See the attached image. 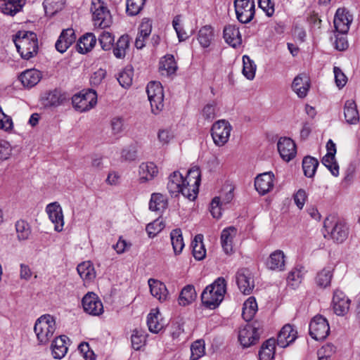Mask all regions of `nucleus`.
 <instances>
[{
    "instance_id": "nucleus-27",
    "label": "nucleus",
    "mask_w": 360,
    "mask_h": 360,
    "mask_svg": "<svg viewBox=\"0 0 360 360\" xmlns=\"http://www.w3.org/2000/svg\"><path fill=\"white\" fill-rule=\"evenodd\" d=\"M96 44V36L91 32L82 36L77 41V50L79 53L84 54L90 51Z\"/></svg>"
},
{
    "instance_id": "nucleus-51",
    "label": "nucleus",
    "mask_w": 360,
    "mask_h": 360,
    "mask_svg": "<svg viewBox=\"0 0 360 360\" xmlns=\"http://www.w3.org/2000/svg\"><path fill=\"white\" fill-rule=\"evenodd\" d=\"M160 68L166 70L168 75L174 74L177 69L176 63L172 55L166 56L164 59L160 61Z\"/></svg>"
},
{
    "instance_id": "nucleus-16",
    "label": "nucleus",
    "mask_w": 360,
    "mask_h": 360,
    "mask_svg": "<svg viewBox=\"0 0 360 360\" xmlns=\"http://www.w3.org/2000/svg\"><path fill=\"white\" fill-rule=\"evenodd\" d=\"M333 306L334 312L338 316H344L349 311L350 300L342 291L336 290L333 294Z\"/></svg>"
},
{
    "instance_id": "nucleus-58",
    "label": "nucleus",
    "mask_w": 360,
    "mask_h": 360,
    "mask_svg": "<svg viewBox=\"0 0 360 360\" xmlns=\"http://www.w3.org/2000/svg\"><path fill=\"white\" fill-rule=\"evenodd\" d=\"M131 345L135 350H139L141 348L146 342V337L142 331L135 329L131 337Z\"/></svg>"
},
{
    "instance_id": "nucleus-19",
    "label": "nucleus",
    "mask_w": 360,
    "mask_h": 360,
    "mask_svg": "<svg viewBox=\"0 0 360 360\" xmlns=\"http://www.w3.org/2000/svg\"><path fill=\"white\" fill-rule=\"evenodd\" d=\"M76 35L72 28L63 30L56 42V49L61 53H65L68 49L75 41Z\"/></svg>"
},
{
    "instance_id": "nucleus-11",
    "label": "nucleus",
    "mask_w": 360,
    "mask_h": 360,
    "mask_svg": "<svg viewBox=\"0 0 360 360\" xmlns=\"http://www.w3.org/2000/svg\"><path fill=\"white\" fill-rule=\"evenodd\" d=\"M231 129V125L225 120L216 122L211 129L214 143L219 146H224L229 141Z\"/></svg>"
},
{
    "instance_id": "nucleus-9",
    "label": "nucleus",
    "mask_w": 360,
    "mask_h": 360,
    "mask_svg": "<svg viewBox=\"0 0 360 360\" xmlns=\"http://www.w3.org/2000/svg\"><path fill=\"white\" fill-rule=\"evenodd\" d=\"M72 103L77 111H88L96 105L97 94L94 90L89 89L86 92L75 95L72 98Z\"/></svg>"
},
{
    "instance_id": "nucleus-31",
    "label": "nucleus",
    "mask_w": 360,
    "mask_h": 360,
    "mask_svg": "<svg viewBox=\"0 0 360 360\" xmlns=\"http://www.w3.org/2000/svg\"><path fill=\"white\" fill-rule=\"evenodd\" d=\"M344 115L346 122L348 124H356L359 122V115L354 101L348 100L345 102Z\"/></svg>"
},
{
    "instance_id": "nucleus-50",
    "label": "nucleus",
    "mask_w": 360,
    "mask_h": 360,
    "mask_svg": "<svg viewBox=\"0 0 360 360\" xmlns=\"http://www.w3.org/2000/svg\"><path fill=\"white\" fill-rule=\"evenodd\" d=\"M335 155L326 154L323 159L322 163L335 176L339 174V167L335 158Z\"/></svg>"
},
{
    "instance_id": "nucleus-64",
    "label": "nucleus",
    "mask_w": 360,
    "mask_h": 360,
    "mask_svg": "<svg viewBox=\"0 0 360 360\" xmlns=\"http://www.w3.org/2000/svg\"><path fill=\"white\" fill-rule=\"evenodd\" d=\"M203 117L208 120L212 121L216 117V108L214 103H208L202 109V112Z\"/></svg>"
},
{
    "instance_id": "nucleus-15",
    "label": "nucleus",
    "mask_w": 360,
    "mask_h": 360,
    "mask_svg": "<svg viewBox=\"0 0 360 360\" xmlns=\"http://www.w3.org/2000/svg\"><path fill=\"white\" fill-rule=\"evenodd\" d=\"M277 147L281 158L286 162H289L296 155V145L290 138H280L277 143Z\"/></svg>"
},
{
    "instance_id": "nucleus-59",
    "label": "nucleus",
    "mask_w": 360,
    "mask_h": 360,
    "mask_svg": "<svg viewBox=\"0 0 360 360\" xmlns=\"http://www.w3.org/2000/svg\"><path fill=\"white\" fill-rule=\"evenodd\" d=\"M12 153L11 144L4 140H0V163L10 158Z\"/></svg>"
},
{
    "instance_id": "nucleus-4",
    "label": "nucleus",
    "mask_w": 360,
    "mask_h": 360,
    "mask_svg": "<svg viewBox=\"0 0 360 360\" xmlns=\"http://www.w3.org/2000/svg\"><path fill=\"white\" fill-rule=\"evenodd\" d=\"M56 330V322L49 314L39 317L34 325V330L40 344H46L52 338Z\"/></svg>"
},
{
    "instance_id": "nucleus-7",
    "label": "nucleus",
    "mask_w": 360,
    "mask_h": 360,
    "mask_svg": "<svg viewBox=\"0 0 360 360\" xmlns=\"http://www.w3.org/2000/svg\"><path fill=\"white\" fill-rule=\"evenodd\" d=\"M261 324L255 321L252 324H246L239 330L238 340L243 347L255 345L259 340L262 332Z\"/></svg>"
},
{
    "instance_id": "nucleus-39",
    "label": "nucleus",
    "mask_w": 360,
    "mask_h": 360,
    "mask_svg": "<svg viewBox=\"0 0 360 360\" xmlns=\"http://www.w3.org/2000/svg\"><path fill=\"white\" fill-rule=\"evenodd\" d=\"M77 270L83 280L91 281L96 276L94 267L89 261L79 264L77 267Z\"/></svg>"
},
{
    "instance_id": "nucleus-53",
    "label": "nucleus",
    "mask_w": 360,
    "mask_h": 360,
    "mask_svg": "<svg viewBox=\"0 0 360 360\" xmlns=\"http://www.w3.org/2000/svg\"><path fill=\"white\" fill-rule=\"evenodd\" d=\"M198 188L199 187L191 184H188L186 182H184L183 186H181L179 193H181L185 198L190 200H194L197 197Z\"/></svg>"
},
{
    "instance_id": "nucleus-3",
    "label": "nucleus",
    "mask_w": 360,
    "mask_h": 360,
    "mask_svg": "<svg viewBox=\"0 0 360 360\" xmlns=\"http://www.w3.org/2000/svg\"><path fill=\"white\" fill-rule=\"evenodd\" d=\"M323 226L330 238L337 243H342L348 236L349 228L346 222L334 216L327 217Z\"/></svg>"
},
{
    "instance_id": "nucleus-63",
    "label": "nucleus",
    "mask_w": 360,
    "mask_h": 360,
    "mask_svg": "<svg viewBox=\"0 0 360 360\" xmlns=\"http://www.w3.org/2000/svg\"><path fill=\"white\" fill-rule=\"evenodd\" d=\"M110 126L113 134H119L123 131L124 120L121 117H115L110 121Z\"/></svg>"
},
{
    "instance_id": "nucleus-57",
    "label": "nucleus",
    "mask_w": 360,
    "mask_h": 360,
    "mask_svg": "<svg viewBox=\"0 0 360 360\" xmlns=\"http://www.w3.org/2000/svg\"><path fill=\"white\" fill-rule=\"evenodd\" d=\"M165 228V224L162 219L159 218L146 226V231L150 238H154Z\"/></svg>"
},
{
    "instance_id": "nucleus-24",
    "label": "nucleus",
    "mask_w": 360,
    "mask_h": 360,
    "mask_svg": "<svg viewBox=\"0 0 360 360\" xmlns=\"http://www.w3.org/2000/svg\"><path fill=\"white\" fill-rule=\"evenodd\" d=\"M310 87V81L307 75L301 74L294 79L292 88L300 98H304Z\"/></svg>"
},
{
    "instance_id": "nucleus-35",
    "label": "nucleus",
    "mask_w": 360,
    "mask_h": 360,
    "mask_svg": "<svg viewBox=\"0 0 360 360\" xmlns=\"http://www.w3.org/2000/svg\"><path fill=\"white\" fill-rule=\"evenodd\" d=\"M160 314L158 310L153 309L148 315L147 325L151 333H158L164 327V324L159 321Z\"/></svg>"
},
{
    "instance_id": "nucleus-61",
    "label": "nucleus",
    "mask_w": 360,
    "mask_h": 360,
    "mask_svg": "<svg viewBox=\"0 0 360 360\" xmlns=\"http://www.w3.org/2000/svg\"><path fill=\"white\" fill-rule=\"evenodd\" d=\"M179 22H180V16L179 15L175 16L173 20L172 25H173V27L176 32V34H177V37H178L179 41H182L186 40L188 37V36L187 33L185 31H184V30L181 28Z\"/></svg>"
},
{
    "instance_id": "nucleus-47",
    "label": "nucleus",
    "mask_w": 360,
    "mask_h": 360,
    "mask_svg": "<svg viewBox=\"0 0 360 360\" xmlns=\"http://www.w3.org/2000/svg\"><path fill=\"white\" fill-rule=\"evenodd\" d=\"M15 229L18 240H27L31 234L30 226L24 220H19L15 224Z\"/></svg>"
},
{
    "instance_id": "nucleus-20",
    "label": "nucleus",
    "mask_w": 360,
    "mask_h": 360,
    "mask_svg": "<svg viewBox=\"0 0 360 360\" xmlns=\"http://www.w3.org/2000/svg\"><path fill=\"white\" fill-rule=\"evenodd\" d=\"M223 35L225 41L233 48H236L242 44V37L239 28L236 25H226L223 30Z\"/></svg>"
},
{
    "instance_id": "nucleus-38",
    "label": "nucleus",
    "mask_w": 360,
    "mask_h": 360,
    "mask_svg": "<svg viewBox=\"0 0 360 360\" xmlns=\"http://www.w3.org/2000/svg\"><path fill=\"white\" fill-rule=\"evenodd\" d=\"M170 238L174 254H180L185 245L183 240L181 230L180 229L172 230L170 233Z\"/></svg>"
},
{
    "instance_id": "nucleus-33",
    "label": "nucleus",
    "mask_w": 360,
    "mask_h": 360,
    "mask_svg": "<svg viewBox=\"0 0 360 360\" xmlns=\"http://www.w3.org/2000/svg\"><path fill=\"white\" fill-rule=\"evenodd\" d=\"M203 236L198 234L191 242L193 255L197 260H202L206 255V250L203 244Z\"/></svg>"
},
{
    "instance_id": "nucleus-29",
    "label": "nucleus",
    "mask_w": 360,
    "mask_h": 360,
    "mask_svg": "<svg viewBox=\"0 0 360 360\" xmlns=\"http://www.w3.org/2000/svg\"><path fill=\"white\" fill-rule=\"evenodd\" d=\"M186 182L182 174L178 172H174L169 177L167 189L172 195L176 196L181 191V186Z\"/></svg>"
},
{
    "instance_id": "nucleus-32",
    "label": "nucleus",
    "mask_w": 360,
    "mask_h": 360,
    "mask_svg": "<svg viewBox=\"0 0 360 360\" xmlns=\"http://www.w3.org/2000/svg\"><path fill=\"white\" fill-rule=\"evenodd\" d=\"M236 234V229L233 227L225 229L221 234V243L224 251L229 254L233 250V238Z\"/></svg>"
},
{
    "instance_id": "nucleus-17",
    "label": "nucleus",
    "mask_w": 360,
    "mask_h": 360,
    "mask_svg": "<svg viewBox=\"0 0 360 360\" xmlns=\"http://www.w3.org/2000/svg\"><path fill=\"white\" fill-rule=\"evenodd\" d=\"M46 212L52 223L54 224V229L60 232L63 229L64 219L61 206L56 202L50 203L46 207Z\"/></svg>"
},
{
    "instance_id": "nucleus-30",
    "label": "nucleus",
    "mask_w": 360,
    "mask_h": 360,
    "mask_svg": "<svg viewBox=\"0 0 360 360\" xmlns=\"http://www.w3.org/2000/svg\"><path fill=\"white\" fill-rule=\"evenodd\" d=\"M266 265L271 270L283 271L285 267V255L283 252L279 250L273 252L269 255Z\"/></svg>"
},
{
    "instance_id": "nucleus-25",
    "label": "nucleus",
    "mask_w": 360,
    "mask_h": 360,
    "mask_svg": "<svg viewBox=\"0 0 360 360\" xmlns=\"http://www.w3.org/2000/svg\"><path fill=\"white\" fill-rule=\"evenodd\" d=\"M151 295L160 302L167 300L168 297V290L166 285L160 281L150 278L148 281Z\"/></svg>"
},
{
    "instance_id": "nucleus-54",
    "label": "nucleus",
    "mask_w": 360,
    "mask_h": 360,
    "mask_svg": "<svg viewBox=\"0 0 360 360\" xmlns=\"http://www.w3.org/2000/svg\"><path fill=\"white\" fill-rule=\"evenodd\" d=\"M191 359L198 360L205 354V344L203 340L195 341L191 347Z\"/></svg>"
},
{
    "instance_id": "nucleus-2",
    "label": "nucleus",
    "mask_w": 360,
    "mask_h": 360,
    "mask_svg": "<svg viewBox=\"0 0 360 360\" xmlns=\"http://www.w3.org/2000/svg\"><path fill=\"white\" fill-rule=\"evenodd\" d=\"M226 292V282L223 277H219L202 292V303L207 308L214 309L223 301Z\"/></svg>"
},
{
    "instance_id": "nucleus-12",
    "label": "nucleus",
    "mask_w": 360,
    "mask_h": 360,
    "mask_svg": "<svg viewBox=\"0 0 360 360\" xmlns=\"http://www.w3.org/2000/svg\"><path fill=\"white\" fill-rule=\"evenodd\" d=\"M236 283L241 292L250 295L255 288L254 276L251 271L246 268L239 269L236 275Z\"/></svg>"
},
{
    "instance_id": "nucleus-48",
    "label": "nucleus",
    "mask_w": 360,
    "mask_h": 360,
    "mask_svg": "<svg viewBox=\"0 0 360 360\" xmlns=\"http://www.w3.org/2000/svg\"><path fill=\"white\" fill-rule=\"evenodd\" d=\"M133 75L132 68L127 67L119 73L117 81L122 87L128 88L132 84Z\"/></svg>"
},
{
    "instance_id": "nucleus-44",
    "label": "nucleus",
    "mask_w": 360,
    "mask_h": 360,
    "mask_svg": "<svg viewBox=\"0 0 360 360\" xmlns=\"http://www.w3.org/2000/svg\"><path fill=\"white\" fill-rule=\"evenodd\" d=\"M167 202L160 193H153L149 202V209L152 211H162L167 207Z\"/></svg>"
},
{
    "instance_id": "nucleus-56",
    "label": "nucleus",
    "mask_w": 360,
    "mask_h": 360,
    "mask_svg": "<svg viewBox=\"0 0 360 360\" xmlns=\"http://www.w3.org/2000/svg\"><path fill=\"white\" fill-rule=\"evenodd\" d=\"M184 179L188 184H191L199 187L200 184V172L199 167H193L190 169Z\"/></svg>"
},
{
    "instance_id": "nucleus-14",
    "label": "nucleus",
    "mask_w": 360,
    "mask_h": 360,
    "mask_svg": "<svg viewBox=\"0 0 360 360\" xmlns=\"http://www.w3.org/2000/svg\"><path fill=\"white\" fill-rule=\"evenodd\" d=\"M352 20L353 17L347 9L345 8H338L336 11L333 21L336 31L340 34H347Z\"/></svg>"
},
{
    "instance_id": "nucleus-45",
    "label": "nucleus",
    "mask_w": 360,
    "mask_h": 360,
    "mask_svg": "<svg viewBox=\"0 0 360 360\" xmlns=\"http://www.w3.org/2000/svg\"><path fill=\"white\" fill-rule=\"evenodd\" d=\"M303 270L304 268L302 266L300 268L295 267L289 272L287 282L292 288H297L301 283L304 275Z\"/></svg>"
},
{
    "instance_id": "nucleus-5",
    "label": "nucleus",
    "mask_w": 360,
    "mask_h": 360,
    "mask_svg": "<svg viewBox=\"0 0 360 360\" xmlns=\"http://www.w3.org/2000/svg\"><path fill=\"white\" fill-rule=\"evenodd\" d=\"M90 11L96 27L104 29L112 24V16L105 3L101 0H91Z\"/></svg>"
},
{
    "instance_id": "nucleus-28",
    "label": "nucleus",
    "mask_w": 360,
    "mask_h": 360,
    "mask_svg": "<svg viewBox=\"0 0 360 360\" xmlns=\"http://www.w3.org/2000/svg\"><path fill=\"white\" fill-rule=\"evenodd\" d=\"M67 340L68 338L65 335H60L54 339L51 345L52 355L54 359H60L65 356L68 352Z\"/></svg>"
},
{
    "instance_id": "nucleus-46",
    "label": "nucleus",
    "mask_w": 360,
    "mask_h": 360,
    "mask_svg": "<svg viewBox=\"0 0 360 360\" xmlns=\"http://www.w3.org/2000/svg\"><path fill=\"white\" fill-rule=\"evenodd\" d=\"M63 0H44L43 6L46 15L52 16L63 8Z\"/></svg>"
},
{
    "instance_id": "nucleus-37",
    "label": "nucleus",
    "mask_w": 360,
    "mask_h": 360,
    "mask_svg": "<svg viewBox=\"0 0 360 360\" xmlns=\"http://www.w3.org/2000/svg\"><path fill=\"white\" fill-rule=\"evenodd\" d=\"M257 310V304L253 297H250L243 304L242 316L246 321H250Z\"/></svg>"
},
{
    "instance_id": "nucleus-52",
    "label": "nucleus",
    "mask_w": 360,
    "mask_h": 360,
    "mask_svg": "<svg viewBox=\"0 0 360 360\" xmlns=\"http://www.w3.org/2000/svg\"><path fill=\"white\" fill-rule=\"evenodd\" d=\"M146 0H127V13L129 15H136L142 10Z\"/></svg>"
},
{
    "instance_id": "nucleus-22",
    "label": "nucleus",
    "mask_w": 360,
    "mask_h": 360,
    "mask_svg": "<svg viewBox=\"0 0 360 360\" xmlns=\"http://www.w3.org/2000/svg\"><path fill=\"white\" fill-rule=\"evenodd\" d=\"M297 331L290 324H285L280 330L277 344L279 347L285 348L292 343L297 338Z\"/></svg>"
},
{
    "instance_id": "nucleus-36",
    "label": "nucleus",
    "mask_w": 360,
    "mask_h": 360,
    "mask_svg": "<svg viewBox=\"0 0 360 360\" xmlns=\"http://www.w3.org/2000/svg\"><path fill=\"white\" fill-rule=\"evenodd\" d=\"M129 46V37L127 34L121 36L113 48V54L117 58L125 57L126 51Z\"/></svg>"
},
{
    "instance_id": "nucleus-60",
    "label": "nucleus",
    "mask_w": 360,
    "mask_h": 360,
    "mask_svg": "<svg viewBox=\"0 0 360 360\" xmlns=\"http://www.w3.org/2000/svg\"><path fill=\"white\" fill-rule=\"evenodd\" d=\"M258 6L268 17H271L274 15V3L271 0H259Z\"/></svg>"
},
{
    "instance_id": "nucleus-26",
    "label": "nucleus",
    "mask_w": 360,
    "mask_h": 360,
    "mask_svg": "<svg viewBox=\"0 0 360 360\" xmlns=\"http://www.w3.org/2000/svg\"><path fill=\"white\" fill-rule=\"evenodd\" d=\"M41 72L36 69L26 70L20 74L19 79L22 84L27 88H32L40 81Z\"/></svg>"
},
{
    "instance_id": "nucleus-1",
    "label": "nucleus",
    "mask_w": 360,
    "mask_h": 360,
    "mask_svg": "<svg viewBox=\"0 0 360 360\" xmlns=\"http://www.w3.org/2000/svg\"><path fill=\"white\" fill-rule=\"evenodd\" d=\"M13 41L21 57L29 60L38 52V39L37 34L31 31L20 30L14 36Z\"/></svg>"
},
{
    "instance_id": "nucleus-43",
    "label": "nucleus",
    "mask_w": 360,
    "mask_h": 360,
    "mask_svg": "<svg viewBox=\"0 0 360 360\" xmlns=\"http://www.w3.org/2000/svg\"><path fill=\"white\" fill-rule=\"evenodd\" d=\"M243 74L249 80H252L255 76L257 65L248 56H243Z\"/></svg>"
},
{
    "instance_id": "nucleus-6",
    "label": "nucleus",
    "mask_w": 360,
    "mask_h": 360,
    "mask_svg": "<svg viewBox=\"0 0 360 360\" xmlns=\"http://www.w3.org/2000/svg\"><path fill=\"white\" fill-rule=\"evenodd\" d=\"M146 92L153 114H159L164 108L163 88L159 82H150L146 87Z\"/></svg>"
},
{
    "instance_id": "nucleus-21",
    "label": "nucleus",
    "mask_w": 360,
    "mask_h": 360,
    "mask_svg": "<svg viewBox=\"0 0 360 360\" xmlns=\"http://www.w3.org/2000/svg\"><path fill=\"white\" fill-rule=\"evenodd\" d=\"M67 100L65 93L55 89L44 94L42 97L43 104L46 107H57Z\"/></svg>"
},
{
    "instance_id": "nucleus-49",
    "label": "nucleus",
    "mask_w": 360,
    "mask_h": 360,
    "mask_svg": "<svg viewBox=\"0 0 360 360\" xmlns=\"http://www.w3.org/2000/svg\"><path fill=\"white\" fill-rule=\"evenodd\" d=\"M332 276V271L330 269H323L317 274L316 284L321 288H326L330 284Z\"/></svg>"
},
{
    "instance_id": "nucleus-18",
    "label": "nucleus",
    "mask_w": 360,
    "mask_h": 360,
    "mask_svg": "<svg viewBox=\"0 0 360 360\" xmlns=\"http://www.w3.org/2000/svg\"><path fill=\"white\" fill-rule=\"evenodd\" d=\"M274 174L271 172L258 175L255 180V187L262 195L269 192L274 188Z\"/></svg>"
},
{
    "instance_id": "nucleus-62",
    "label": "nucleus",
    "mask_w": 360,
    "mask_h": 360,
    "mask_svg": "<svg viewBox=\"0 0 360 360\" xmlns=\"http://www.w3.org/2000/svg\"><path fill=\"white\" fill-rule=\"evenodd\" d=\"M335 352V347L332 344H327L318 351L319 360H328L330 354Z\"/></svg>"
},
{
    "instance_id": "nucleus-10",
    "label": "nucleus",
    "mask_w": 360,
    "mask_h": 360,
    "mask_svg": "<svg viewBox=\"0 0 360 360\" xmlns=\"http://www.w3.org/2000/svg\"><path fill=\"white\" fill-rule=\"evenodd\" d=\"M329 323L321 315L315 316L309 323V335L316 340H323L329 334Z\"/></svg>"
},
{
    "instance_id": "nucleus-34",
    "label": "nucleus",
    "mask_w": 360,
    "mask_h": 360,
    "mask_svg": "<svg viewBox=\"0 0 360 360\" xmlns=\"http://www.w3.org/2000/svg\"><path fill=\"white\" fill-rule=\"evenodd\" d=\"M274 339H269L263 343L259 352V357L260 360H273L275 355Z\"/></svg>"
},
{
    "instance_id": "nucleus-42",
    "label": "nucleus",
    "mask_w": 360,
    "mask_h": 360,
    "mask_svg": "<svg viewBox=\"0 0 360 360\" xmlns=\"http://www.w3.org/2000/svg\"><path fill=\"white\" fill-rule=\"evenodd\" d=\"M213 37L212 27L205 25L199 30L198 39L202 47L207 48L210 45Z\"/></svg>"
},
{
    "instance_id": "nucleus-40",
    "label": "nucleus",
    "mask_w": 360,
    "mask_h": 360,
    "mask_svg": "<svg viewBox=\"0 0 360 360\" xmlns=\"http://www.w3.org/2000/svg\"><path fill=\"white\" fill-rule=\"evenodd\" d=\"M195 288L191 285H188L181 290L179 298V304L186 306L195 300Z\"/></svg>"
},
{
    "instance_id": "nucleus-8",
    "label": "nucleus",
    "mask_w": 360,
    "mask_h": 360,
    "mask_svg": "<svg viewBox=\"0 0 360 360\" xmlns=\"http://www.w3.org/2000/svg\"><path fill=\"white\" fill-rule=\"evenodd\" d=\"M234 7L238 20L243 24L250 22L255 17L254 0H234Z\"/></svg>"
},
{
    "instance_id": "nucleus-23",
    "label": "nucleus",
    "mask_w": 360,
    "mask_h": 360,
    "mask_svg": "<svg viewBox=\"0 0 360 360\" xmlns=\"http://www.w3.org/2000/svg\"><path fill=\"white\" fill-rule=\"evenodd\" d=\"M158 174V169L153 162H142L139 167L140 182L143 183L153 179Z\"/></svg>"
},
{
    "instance_id": "nucleus-55",
    "label": "nucleus",
    "mask_w": 360,
    "mask_h": 360,
    "mask_svg": "<svg viewBox=\"0 0 360 360\" xmlns=\"http://www.w3.org/2000/svg\"><path fill=\"white\" fill-rule=\"evenodd\" d=\"M98 41L101 48L104 51H108L112 47L114 36L108 31H103L98 37Z\"/></svg>"
},
{
    "instance_id": "nucleus-13",
    "label": "nucleus",
    "mask_w": 360,
    "mask_h": 360,
    "mask_svg": "<svg viewBox=\"0 0 360 360\" xmlns=\"http://www.w3.org/2000/svg\"><path fill=\"white\" fill-rule=\"evenodd\" d=\"M82 304L85 312L93 316H99L103 312V306L94 292H88L82 298Z\"/></svg>"
},
{
    "instance_id": "nucleus-41",
    "label": "nucleus",
    "mask_w": 360,
    "mask_h": 360,
    "mask_svg": "<svg viewBox=\"0 0 360 360\" xmlns=\"http://www.w3.org/2000/svg\"><path fill=\"white\" fill-rule=\"evenodd\" d=\"M319 166V161L311 156H306L302 160V169L306 176L311 178L314 176Z\"/></svg>"
}]
</instances>
